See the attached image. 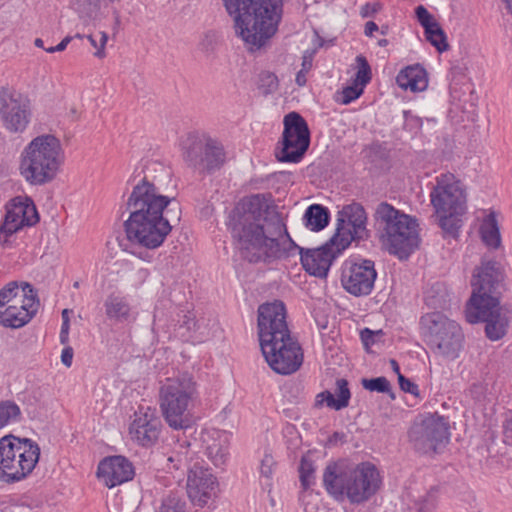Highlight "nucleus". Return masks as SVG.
I'll return each mask as SVG.
<instances>
[{
    "label": "nucleus",
    "instance_id": "obj_57",
    "mask_svg": "<svg viewBox=\"0 0 512 512\" xmlns=\"http://www.w3.org/2000/svg\"><path fill=\"white\" fill-rule=\"evenodd\" d=\"M470 391L476 399H480L484 395L485 388L481 383H475L471 386Z\"/></svg>",
    "mask_w": 512,
    "mask_h": 512
},
{
    "label": "nucleus",
    "instance_id": "obj_50",
    "mask_svg": "<svg viewBox=\"0 0 512 512\" xmlns=\"http://www.w3.org/2000/svg\"><path fill=\"white\" fill-rule=\"evenodd\" d=\"M274 465L273 457L270 455H265L261 461L260 471L261 474L265 477H270L272 475V467Z\"/></svg>",
    "mask_w": 512,
    "mask_h": 512
},
{
    "label": "nucleus",
    "instance_id": "obj_61",
    "mask_svg": "<svg viewBox=\"0 0 512 512\" xmlns=\"http://www.w3.org/2000/svg\"><path fill=\"white\" fill-rule=\"evenodd\" d=\"M306 71L304 70H300L297 75H296V83L299 85V86H304L306 84Z\"/></svg>",
    "mask_w": 512,
    "mask_h": 512
},
{
    "label": "nucleus",
    "instance_id": "obj_62",
    "mask_svg": "<svg viewBox=\"0 0 512 512\" xmlns=\"http://www.w3.org/2000/svg\"><path fill=\"white\" fill-rule=\"evenodd\" d=\"M390 364H391L393 371L399 376V374H401V373H400V368H399L397 361L394 359H391Z\"/></svg>",
    "mask_w": 512,
    "mask_h": 512
},
{
    "label": "nucleus",
    "instance_id": "obj_11",
    "mask_svg": "<svg viewBox=\"0 0 512 512\" xmlns=\"http://www.w3.org/2000/svg\"><path fill=\"white\" fill-rule=\"evenodd\" d=\"M408 435L414 449L419 453H438L449 441V424L442 416L429 415L415 422Z\"/></svg>",
    "mask_w": 512,
    "mask_h": 512
},
{
    "label": "nucleus",
    "instance_id": "obj_19",
    "mask_svg": "<svg viewBox=\"0 0 512 512\" xmlns=\"http://www.w3.org/2000/svg\"><path fill=\"white\" fill-rule=\"evenodd\" d=\"M377 272L373 261L368 259L359 262H345L341 283L343 288L354 296L369 295L374 287Z\"/></svg>",
    "mask_w": 512,
    "mask_h": 512
},
{
    "label": "nucleus",
    "instance_id": "obj_42",
    "mask_svg": "<svg viewBox=\"0 0 512 512\" xmlns=\"http://www.w3.org/2000/svg\"><path fill=\"white\" fill-rule=\"evenodd\" d=\"M278 78L269 71H263L259 75V89L264 95L272 94L278 89Z\"/></svg>",
    "mask_w": 512,
    "mask_h": 512
},
{
    "label": "nucleus",
    "instance_id": "obj_52",
    "mask_svg": "<svg viewBox=\"0 0 512 512\" xmlns=\"http://www.w3.org/2000/svg\"><path fill=\"white\" fill-rule=\"evenodd\" d=\"M196 327V321L193 314H185L183 316L182 324L180 325V328H186L188 332L194 330Z\"/></svg>",
    "mask_w": 512,
    "mask_h": 512
},
{
    "label": "nucleus",
    "instance_id": "obj_51",
    "mask_svg": "<svg viewBox=\"0 0 512 512\" xmlns=\"http://www.w3.org/2000/svg\"><path fill=\"white\" fill-rule=\"evenodd\" d=\"M504 443L512 446V417L507 418L503 423Z\"/></svg>",
    "mask_w": 512,
    "mask_h": 512
},
{
    "label": "nucleus",
    "instance_id": "obj_58",
    "mask_svg": "<svg viewBox=\"0 0 512 512\" xmlns=\"http://www.w3.org/2000/svg\"><path fill=\"white\" fill-rule=\"evenodd\" d=\"M373 336V331H371L368 328H365L364 330L361 331V339L365 346L369 345L370 341H372Z\"/></svg>",
    "mask_w": 512,
    "mask_h": 512
},
{
    "label": "nucleus",
    "instance_id": "obj_13",
    "mask_svg": "<svg viewBox=\"0 0 512 512\" xmlns=\"http://www.w3.org/2000/svg\"><path fill=\"white\" fill-rule=\"evenodd\" d=\"M436 180L437 183L430 194L436 212L453 211L456 214H465L467 199L461 181L451 173L442 174Z\"/></svg>",
    "mask_w": 512,
    "mask_h": 512
},
{
    "label": "nucleus",
    "instance_id": "obj_16",
    "mask_svg": "<svg viewBox=\"0 0 512 512\" xmlns=\"http://www.w3.org/2000/svg\"><path fill=\"white\" fill-rule=\"evenodd\" d=\"M39 222V214L32 199L17 196L6 205V214L0 225V244L9 243V237L24 226H33Z\"/></svg>",
    "mask_w": 512,
    "mask_h": 512
},
{
    "label": "nucleus",
    "instance_id": "obj_21",
    "mask_svg": "<svg viewBox=\"0 0 512 512\" xmlns=\"http://www.w3.org/2000/svg\"><path fill=\"white\" fill-rule=\"evenodd\" d=\"M161 427L162 424L156 409L140 406L134 413L133 421L129 426V434L133 442L149 448L157 443Z\"/></svg>",
    "mask_w": 512,
    "mask_h": 512
},
{
    "label": "nucleus",
    "instance_id": "obj_54",
    "mask_svg": "<svg viewBox=\"0 0 512 512\" xmlns=\"http://www.w3.org/2000/svg\"><path fill=\"white\" fill-rule=\"evenodd\" d=\"M73 359V349L68 346L62 350L61 361L66 367H70L72 365Z\"/></svg>",
    "mask_w": 512,
    "mask_h": 512
},
{
    "label": "nucleus",
    "instance_id": "obj_38",
    "mask_svg": "<svg viewBox=\"0 0 512 512\" xmlns=\"http://www.w3.org/2000/svg\"><path fill=\"white\" fill-rule=\"evenodd\" d=\"M361 384L366 390L388 393L392 399H395V395L391 389V384L386 377L381 376L371 379L363 378L361 380Z\"/></svg>",
    "mask_w": 512,
    "mask_h": 512
},
{
    "label": "nucleus",
    "instance_id": "obj_20",
    "mask_svg": "<svg viewBox=\"0 0 512 512\" xmlns=\"http://www.w3.org/2000/svg\"><path fill=\"white\" fill-rule=\"evenodd\" d=\"M186 162L199 171H212L220 168L224 163L223 147L210 138H195L191 140L186 152Z\"/></svg>",
    "mask_w": 512,
    "mask_h": 512
},
{
    "label": "nucleus",
    "instance_id": "obj_7",
    "mask_svg": "<svg viewBox=\"0 0 512 512\" xmlns=\"http://www.w3.org/2000/svg\"><path fill=\"white\" fill-rule=\"evenodd\" d=\"M374 218L381 239L390 253L406 259L418 247L417 224L408 215L387 202H381L375 210Z\"/></svg>",
    "mask_w": 512,
    "mask_h": 512
},
{
    "label": "nucleus",
    "instance_id": "obj_26",
    "mask_svg": "<svg viewBox=\"0 0 512 512\" xmlns=\"http://www.w3.org/2000/svg\"><path fill=\"white\" fill-rule=\"evenodd\" d=\"M39 306V300L20 306L9 304V308L0 310V324L13 329L21 328L35 316Z\"/></svg>",
    "mask_w": 512,
    "mask_h": 512
},
{
    "label": "nucleus",
    "instance_id": "obj_37",
    "mask_svg": "<svg viewBox=\"0 0 512 512\" xmlns=\"http://www.w3.org/2000/svg\"><path fill=\"white\" fill-rule=\"evenodd\" d=\"M140 503L139 496H132L128 491H121L113 499L116 512H135Z\"/></svg>",
    "mask_w": 512,
    "mask_h": 512
},
{
    "label": "nucleus",
    "instance_id": "obj_18",
    "mask_svg": "<svg viewBox=\"0 0 512 512\" xmlns=\"http://www.w3.org/2000/svg\"><path fill=\"white\" fill-rule=\"evenodd\" d=\"M290 334L283 302L265 303L258 308V335L260 346Z\"/></svg>",
    "mask_w": 512,
    "mask_h": 512
},
{
    "label": "nucleus",
    "instance_id": "obj_63",
    "mask_svg": "<svg viewBox=\"0 0 512 512\" xmlns=\"http://www.w3.org/2000/svg\"><path fill=\"white\" fill-rule=\"evenodd\" d=\"M69 339V333L60 331V342L66 344Z\"/></svg>",
    "mask_w": 512,
    "mask_h": 512
},
{
    "label": "nucleus",
    "instance_id": "obj_5",
    "mask_svg": "<svg viewBox=\"0 0 512 512\" xmlns=\"http://www.w3.org/2000/svg\"><path fill=\"white\" fill-rule=\"evenodd\" d=\"M65 162L61 141L52 134L35 137L22 151L20 174L31 185L53 181Z\"/></svg>",
    "mask_w": 512,
    "mask_h": 512
},
{
    "label": "nucleus",
    "instance_id": "obj_4",
    "mask_svg": "<svg viewBox=\"0 0 512 512\" xmlns=\"http://www.w3.org/2000/svg\"><path fill=\"white\" fill-rule=\"evenodd\" d=\"M198 399L197 382L189 373H179L160 382V411L166 424L174 430L192 427L193 409Z\"/></svg>",
    "mask_w": 512,
    "mask_h": 512
},
{
    "label": "nucleus",
    "instance_id": "obj_46",
    "mask_svg": "<svg viewBox=\"0 0 512 512\" xmlns=\"http://www.w3.org/2000/svg\"><path fill=\"white\" fill-rule=\"evenodd\" d=\"M436 502L435 493L430 491L415 502L416 510L417 512H433L436 507Z\"/></svg>",
    "mask_w": 512,
    "mask_h": 512
},
{
    "label": "nucleus",
    "instance_id": "obj_30",
    "mask_svg": "<svg viewBox=\"0 0 512 512\" xmlns=\"http://www.w3.org/2000/svg\"><path fill=\"white\" fill-rule=\"evenodd\" d=\"M336 384L338 389V398L335 399L334 395L330 391H323L317 395L315 406H322L324 402H326L328 407L334 408L335 410H341L348 406L350 391L347 380L338 379Z\"/></svg>",
    "mask_w": 512,
    "mask_h": 512
},
{
    "label": "nucleus",
    "instance_id": "obj_8",
    "mask_svg": "<svg viewBox=\"0 0 512 512\" xmlns=\"http://www.w3.org/2000/svg\"><path fill=\"white\" fill-rule=\"evenodd\" d=\"M40 458L39 445L30 438L8 434L0 438V480L15 483L25 479Z\"/></svg>",
    "mask_w": 512,
    "mask_h": 512
},
{
    "label": "nucleus",
    "instance_id": "obj_24",
    "mask_svg": "<svg viewBox=\"0 0 512 512\" xmlns=\"http://www.w3.org/2000/svg\"><path fill=\"white\" fill-rule=\"evenodd\" d=\"M352 462L340 459L327 464L323 472V485L327 492L337 500L346 496L350 481Z\"/></svg>",
    "mask_w": 512,
    "mask_h": 512
},
{
    "label": "nucleus",
    "instance_id": "obj_33",
    "mask_svg": "<svg viewBox=\"0 0 512 512\" xmlns=\"http://www.w3.org/2000/svg\"><path fill=\"white\" fill-rule=\"evenodd\" d=\"M101 0H72V8L86 26L93 24L100 10Z\"/></svg>",
    "mask_w": 512,
    "mask_h": 512
},
{
    "label": "nucleus",
    "instance_id": "obj_48",
    "mask_svg": "<svg viewBox=\"0 0 512 512\" xmlns=\"http://www.w3.org/2000/svg\"><path fill=\"white\" fill-rule=\"evenodd\" d=\"M415 14L417 17L418 22L421 24V26L424 28V30L427 29V27H431L432 25L438 23L433 16L428 12V10L420 5L416 7Z\"/></svg>",
    "mask_w": 512,
    "mask_h": 512
},
{
    "label": "nucleus",
    "instance_id": "obj_17",
    "mask_svg": "<svg viewBox=\"0 0 512 512\" xmlns=\"http://www.w3.org/2000/svg\"><path fill=\"white\" fill-rule=\"evenodd\" d=\"M346 498L352 504H360L369 500L380 488L381 478L374 464L352 462Z\"/></svg>",
    "mask_w": 512,
    "mask_h": 512
},
{
    "label": "nucleus",
    "instance_id": "obj_41",
    "mask_svg": "<svg viewBox=\"0 0 512 512\" xmlns=\"http://www.w3.org/2000/svg\"><path fill=\"white\" fill-rule=\"evenodd\" d=\"M356 62L358 64V70L355 74L354 83L364 87L371 80V68L367 59L362 55L357 56Z\"/></svg>",
    "mask_w": 512,
    "mask_h": 512
},
{
    "label": "nucleus",
    "instance_id": "obj_43",
    "mask_svg": "<svg viewBox=\"0 0 512 512\" xmlns=\"http://www.w3.org/2000/svg\"><path fill=\"white\" fill-rule=\"evenodd\" d=\"M158 512H186V503L179 497L170 495L162 501Z\"/></svg>",
    "mask_w": 512,
    "mask_h": 512
},
{
    "label": "nucleus",
    "instance_id": "obj_22",
    "mask_svg": "<svg viewBox=\"0 0 512 512\" xmlns=\"http://www.w3.org/2000/svg\"><path fill=\"white\" fill-rule=\"evenodd\" d=\"M217 489V479L209 469L198 465L190 468L187 477V494L194 505L204 507L216 496Z\"/></svg>",
    "mask_w": 512,
    "mask_h": 512
},
{
    "label": "nucleus",
    "instance_id": "obj_15",
    "mask_svg": "<svg viewBox=\"0 0 512 512\" xmlns=\"http://www.w3.org/2000/svg\"><path fill=\"white\" fill-rule=\"evenodd\" d=\"M367 215L363 206L352 203L343 207L337 218V226L331 243L340 241V249H346L353 240H362L368 237L366 229Z\"/></svg>",
    "mask_w": 512,
    "mask_h": 512
},
{
    "label": "nucleus",
    "instance_id": "obj_36",
    "mask_svg": "<svg viewBox=\"0 0 512 512\" xmlns=\"http://www.w3.org/2000/svg\"><path fill=\"white\" fill-rule=\"evenodd\" d=\"M424 31L427 41H429L438 52L442 53L448 50L449 44L447 42V37L439 23H436L429 28L427 27Z\"/></svg>",
    "mask_w": 512,
    "mask_h": 512
},
{
    "label": "nucleus",
    "instance_id": "obj_60",
    "mask_svg": "<svg viewBox=\"0 0 512 512\" xmlns=\"http://www.w3.org/2000/svg\"><path fill=\"white\" fill-rule=\"evenodd\" d=\"M312 67V56L311 55H304L303 56V62H302V69L306 72H308Z\"/></svg>",
    "mask_w": 512,
    "mask_h": 512
},
{
    "label": "nucleus",
    "instance_id": "obj_9",
    "mask_svg": "<svg viewBox=\"0 0 512 512\" xmlns=\"http://www.w3.org/2000/svg\"><path fill=\"white\" fill-rule=\"evenodd\" d=\"M421 329L433 352L447 360L459 357L463 348L464 334L461 327L440 312L421 317Z\"/></svg>",
    "mask_w": 512,
    "mask_h": 512
},
{
    "label": "nucleus",
    "instance_id": "obj_25",
    "mask_svg": "<svg viewBox=\"0 0 512 512\" xmlns=\"http://www.w3.org/2000/svg\"><path fill=\"white\" fill-rule=\"evenodd\" d=\"M201 445L206 457L216 467L223 466L229 456V438L226 432L217 429L201 433Z\"/></svg>",
    "mask_w": 512,
    "mask_h": 512
},
{
    "label": "nucleus",
    "instance_id": "obj_6",
    "mask_svg": "<svg viewBox=\"0 0 512 512\" xmlns=\"http://www.w3.org/2000/svg\"><path fill=\"white\" fill-rule=\"evenodd\" d=\"M504 273L502 266L495 260H485L475 269L471 284L472 296L465 310L466 320L471 323L483 322L495 312L506 308L500 305Z\"/></svg>",
    "mask_w": 512,
    "mask_h": 512
},
{
    "label": "nucleus",
    "instance_id": "obj_56",
    "mask_svg": "<svg viewBox=\"0 0 512 512\" xmlns=\"http://www.w3.org/2000/svg\"><path fill=\"white\" fill-rule=\"evenodd\" d=\"M346 441V435L342 432H334L328 439L330 445H337Z\"/></svg>",
    "mask_w": 512,
    "mask_h": 512
},
{
    "label": "nucleus",
    "instance_id": "obj_32",
    "mask_svg": "<svg viewBox=\"0 0 512 512\" xmlns=\"http://www.w3.org/2000/svg\"><path fill=\"white\" fill-rule=\"evenodd\" d=\"M304 221L312 231H320L329 223V211L320 204H313L305 211Z\"/></svg>",
    "mask_w": 512,
    "mask_h": 512
},
{
    "label": "nucleus",
    "instance_id": "obj_35",
    "mask_svg": "<svg viewBox=\"0 0 512 512\" xmlns=\"http://www.w3.org/2000/svg\"><path fill=\"white\" fill-rule=\"evenodd\" d=\"M21 418V409L14 401H0V429L4 428L10 423L21 421Z\"/></svg>",
    "mask_w": 512,
    "mask_h": 512
},
{
    "label": "nucleus",
    "instance_id": "obj_59",
    "mask_svg": "<svg viewBox=\"0 0 512 512\" xmlns=\"http://www.w3.org/2000/svg\"><path fill=\"white\" fill-rule=\"evenodd\" d=\"M379 29L378 25L373 21H368L365 24V35L372 36L375 31Z\"/></svg>",
    "mask_w": 512,
    "mask_h": 512
},
{
    "label": "nucleus",
    "instance_id": "obj_23",
    "mask_svg": "<svg viewBox=\"0 0 512 512\" xmlns=\"http://www.w3.org/2000/svg\"><path fill=\"white\" fill-rule=\"evenodd\" d=\"M134 474L132 463L120 455L103 459L97 469L98 478L109 488L131 480Z\"/></svg>",
    "mask_w": 512,
    "mask_h": 512
},
{
    "label": "nucleus",
    "instance_id": "obj_10",
    "mask_svg": "<svg viewBox=\"0 0 512 512\" xmlns=\"http://www.w3.org/2000/svg\"><path fill=\"white\" fill-rule=\"evenodd\" d=\"M283 124L282 141L276 149V157L280 162L298 163L310 145L308 124L297 112L288 113Z\"/></svg>",
    "mask_w": 512,
    "mask_h": 512
},
{
    "label": "nucleus",
    "instance_id": "obj_14",
    "mask_svg": "<svg viewBox=\"0 0 512 512\" xmlns=\"http://www.w3.org/2000/svg\"><path fill=\"white\" fill-rule=\"evenodd\" d=\"M30 117V102L25 96L10 88L0 89V118L9 132L22 133Z\"/></svg>",
    "mask_w": 512,
    "mask_h": 512
},
{
    "label": "nucleus",
    "instance_id": "obj_45",
    "mask_svg": "<svg viewBox=\"0 0 512 512\" xmlns=\"http://www.w3.org/2000/svg\"><path fill=\"white\" fill-rule=\"evenodd\" d=\"M100 39L97 40L92 34H87L86 38L89 41L90 45L95 49L93 55L99 59L105 57V46L108 40V35L106 32H100Z\"/></svg>",
    "mask_w": 512,
    "mask_h": 512
},
{
    "label": "nucleus",
    "instance_id": "obj_27",
    "mask_svg": "<svg viewBox=\"0 0 512 512\" xmlns=\"http://www.w3.org/2000/svg\"><path fill=\"white\" fill-rule=\"evenodd\" d=\"M396 82L398 86L404 90L421 92L428 86L427 72L418 64L408 66L398 73Z\"/></svg>",
    "mask_w": 512,
    "mask_h": 512
},
{
    "label": "nucleus",
    "instance_id": "obj_12",
    "mask_svg": "<svg viewBox=\"0 0 512 512\" xmlns=\"http://www.w3.org/2000/svg\"><path fill=\"white\" fill-rule=\"evenodd\" d=\"M260 347L266 362L278 374H292L303 363L302 349L290 334L287 337H279L272 342H267Z\"/></svg>",
    "mask_w": 512,
    "mask_h": 512
},
{
    "label": "nucleus",
    "instance_id": "obj_55",
    "mask_svg": "<svg viewBox=\"0 0 512 512\" xmlns=\"http://www.w3.org/2000/svg\"><path fill=\"white\" fill-rule=\"evenodd\" d=\"M186 452H177L175 455L169 456L168 461L173 464V467L178 469L181 463L185 460Z\"/></svg>",
    "mask_w": 512,
    "mask_h": 512
},
{
    "label": "nucleus",
    "instance_id": "obj_1",
    "mask_svg": "<svg viewBox=\"0 0 512 512\" xmlns=\"http://www.w3.org/2000/svg\"><path fill=\"white\" fill-rule=\"evenodd\" d=\"M231 234L242 258L251 263H272L294 256L296 251L307 273L326 278L334 259L344 250L340 241L315 249L299 247L291 238L282 214L261 195L243 200L233 211Z\"/></svg>",
    "mask_w": 512,
    "mask_h": 512
},
{
    "label": "nucleus",
    "instance_id": "obj_31",
    "mask_svg": "<svg viewBox=\"0 0 512 512\" xmlns=\"http://www.w3.org/2000/svg\"><path fill=\"white\" fill-rule=\"evenodd\" d=\"M479 233L483 243L490 249L501 247V235L495 214L492 212L483 219Z\"/></svg>",
    "mask_w": 512,
    "mask_h": 512
},
{
    "label": "nucleus",
    "instance_id": "obj_64",
    "mask_svg": "<svg viewBox=\"0 0 512 512\" xmlns=\"http://www.w3.org/2000/svg\"><path fill=\"white\" fill-rule=\"evenodd\" d=\"M505 3L507 10L512 14V0H502Z\"/></svg>",
    "mask_w": 512,
    "mask_h": 512
},
{
    "label": "nucleus",
    "instance_id": "obj_53",
    "mask_svg": "<svg viewBox=\"0 0 512 512\" xmlns=\"http://www.w3.org/2000/svg\"><path fill=\"white\" fill-rule=\"evenodd\" d=\"M74 39V37H71V36H66L62 39V41L56 45V46H52V47H49V48H46L45 50L48 52V53H54V52H61L63 50L66 49L67 45Z\"/></svg>",
    "mask_w": 512,
    "mask_h": 512
},
{
    "label": "nucleus",
    "instance_id": "obj_44",
    "mask_svg": "<svg viewBox=\"0 0 512 512\" xmlns=\"http://www.w3.org/2000/svg\"><path fill=\"white\" fill-rule=\"evenodd\" d=\"M39 300L37 297V292L33 288V286L29 283H24V292L17 295L11 302L6 304L5 308H9L10 305L20 306L23 303H30L32 301Z\"/></svg>",
    "mask_w": 512,
    "mask_h": 512
},
{
    "label": "nucleus",
    "instance_id": "obj_47",
    "mask_svg": "<svg viewBox=\"0 0 512 512\" xmlns=\"http://www.w3.org/2000/svg\"><path fill=\"white\" fill-rule=\"evenodd\" d=\"M363 88L364 87H362V86H360V85H358V84H356L354 82H353L352 85L345 87L342 90L341 103L342 104H349L352 101H354L357 98H359L361 96V94L363 93Z\"/></svg>",
    "mask_w": 512,
    "mask_h": 512
},
{
    "label": "nucleus",
    "instance_id": "obj_39",
    "mask_svg": "<svg viewBox=\"0 0 512 512\" xmlns=\"http://www.w3.org/2000/svg\"><path fill=\"white\" fill-rule=\"evenodd\" d=\"M24 283L11 281L0 290V310L11 302L17 295L24 292Z\"/></svg>",
    "mask_w": 512,
    "mask_h": 512
},
{
    "label": "nucleus",
    "instance_id": "obj_49",
    "mask_svg": "<svg viewBox=\"0 0 512 512\" xmlns=\"http://www.w3.org/2000/svg\"><path fill=\"white\" fill-rule=\"evenodd\" d=\"M398 382L401 390H403L404 392L410 393L415 396L418 395V386L410 379L406 378L402 374H399Z\"/></svg>",
    "mask_w": 512,
    "mask_h": 512
},
{
    "label": "nucleus",
    "instance_id": "obj_3",
    "mask_svg": "<svg viewBox=\"0 0 512 512\" xmlns=\"http://www.w3.org/2000/svg\"><path fill=\"white\" fill-rule=\"evenodd\" d=\"M234 17L236 34L249 45L260 49L277 31L282 0H223Z\"/></svg>",
    "mask_w": 512,
    "mask_h": 512
},
{
    "label": "nucleus",
    "instance_id": "obj_2",
    "mask_svg": "<svg viewBox=\"0 0 512 512\" xmlns=\"http://www.w3.org/2000/svg\"><path fill=\"white\" fill-rule=\"evenodd\" d=\"M129 218L125 232L130 242L147 249L161 246L172 230V220L179 221L181 209L174 196L164 195L156 179L145 176L137 183L128 198Z\"/></svg>",
    "mask_w": 512,
    "mask_h": 512
},
{
    "label": "nucleus",
    "instance_id": "obj_40",
    "mask_svg": "<svg viewBox=\"0 0 512 512\" xmlns=\"http://www.w3.org/2000/svg\"><path fill=\"white\" fill-rule=\"evenodd\" d=\"M300 481L301 485L304 489L309 488L313 484L315 467L312 460L307 457H302L300 466Z\"/></svg>",
    "mask_w": 512,
    "mask_h": 512
},
{
    "label": "nucleus",
    "instance_id": "obj_29",
    "mask_svg": "<svg viewBox=\"0 0 512 512\" xmlns=\"http://www.w3.org/2000/svg\"><path fill=\"white\" fill-rule=\"evenodd\" d=\"M509 315L510 310L504 308L495 312L494 315L490 313V317L483 321L485 323V335L489 340L498 341L507 334L510 323Z\"/></svg>",
    "mask_w": 512,
    "mask_h": 512
},
{
    "label": "nucleus",
    "instance_id": "obj_34",
    "mask_svg": "<svg viewBox=\"0 0 512 512\" xmlns=\"http://www.w3.org/2000/svg\"><path fill=\"white\" fill-rule=\"evenodd\" d=\"M440 215L439 225L443 230L445 236L457 238L459 230L462 226L461 217L464 214H456L453 211H447V213H438Z\"/></svg>",
    "mask_w": 512,
    "mask_h": 512
},
{
    "label": "nucleus",
    "instance_id": "obj_28",
    "mask_svg": "<svg viewBox=\"0 0 512 512\" xmlns=\"http://www.w3.org/2000/svg\"><path fill=\"white\" fill-rule=\"evenodd\" d=\"M104 308L107 318L114 322L125 323L132 319L130 303L124 296L109 294L104 301Z\"/></svg>",
    "mask_w": 512,
    "mask_h": 512
}]
</instances>
